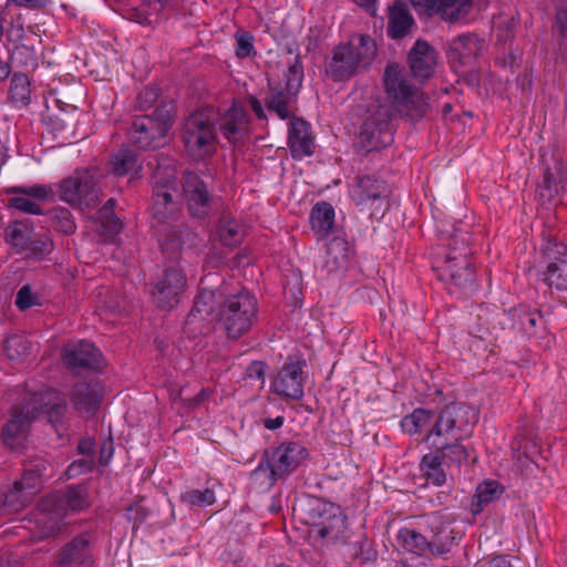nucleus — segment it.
<instances>
[{
	"instance_id": "f257e3e1",
	"label": "nucleus",
	"mask_w": 567,
	"mask_h": 567,
	"mask_svg": "<svg viewBox=\"0 0 567 567\" xmlns=\"http://www.w3.org/2000/svg\"><path fill=\"white\" fill-rule=\"evenodd\" d=\"M383 83L391 104H378L368 109V115L360 126L357 145L365 152L380 151L393 142L392 120L399 113L411 121L422 120L429 109L427 97L414 85L408 83L398 64H389Z\"/></svg>"
},
{
	"instance_id": "f03ea898",
	"label": "nucleus",
	"mask_w": 567,
	"mask_h": 567,
	"mask_svg": "<svg viewBox=\"0 0 567 567\" xmlns=\"http://www.w3.org/2000/svg\"><path fill=\"white\" fill-rule=\"evenodd\" d=\"M226 286L216 289L200 288L186 322L193 324L198 315L210 316L215 328L228 340L246 336L257 322L259 305L256 296L247 289L228 293Z\"/></svg>"
},
{
	"instance_id": "7ed1b4c3",
	"label": "nucleus",
	"mask_w": 567,
	"mask_h": 567,
	"mask_svg": "<svg viewBox=\"0 0 567 567\" xmlns=\"http://www.w3.org/2000/svg\"><path fill=\"white\" fill-rule=\"evenodd\" d=\"M473 234L455 228L446 244L430 250L431 269L444 289L457 298H467L478 290L473 250Z\"/></svg>"
},
{
	"instance_id": "20e7f679",
	"label": "nucleus",
	"mask_w": 567,
	"mask_h": 567,
	"mask_svg": "<svg viewBox=\"0 0 567 567\" xmlns=\"http://www.w3.org/2000/svg\"><path fill=\"white\" fill-rule=\"evenodd\" d=\"M377 56V43L369 34L353 33L337 44L324 63V73L333 82H346L370 68Z\"/></svg>"
},
{
	"instance_id": "39448f33",
	"label": "nucleus",
	"mask_w": 567,
	"mask_h": 567,
	"mask_svg": "<svg viewBox=\"0 0 567 567\" xmlns=\"http://www.w3.org/2000/svg\"><path fill=\"white\" fill-rule=\"evenodd\" d=\"M310 457L309 450L299 441H284L276 446L265 449L260 461L251 472V477L267 474V486L286 482Z\"/></svg>"
},
{
	"instance_id": "423d86ee",
	"label": "nucleus",
	"mask_w": 567,
	"mask_h": 567,
	"mask_svg": "<svg viewBox=\"0 0 567 567\" xmlns=\"http://www.w3.org/2000/svg\"><path fill=\"white\" fill-rule=\"evenodd\" d=\"M478 419L480 412L473 405L452 401L436 410L435 421L426 431L423 441L427 442L433 436L453 441L467 440L473 435Z\"/></svg>"
},
{
	"instance_id": "0eeeda50",
	"label": "nucleus",
	"mask_w": 567,
	"mask_h": 567,
	"mask_svg": "<svg viewBox=\"0 0 567 567\" xmlns=\"http://www.w3.org/2000/svg\"><path fill=\"white\" fill-rule=\"evenodd\" d=\"M175 104L161 100L153 113L135 116L131 126V141L140 150H157L164 145V137L174 122Z\"/></svg>"
},
{
	"instance_id": "6e6552de",
	"label": "nucleus",
	"mask_w": 567,
	"mask_h": 567,
	"mask_svg": "<svg viewBox=\"0 0 567 567\" xmlns=\"http://www.w3.org/2000/svg\"><path fill=\"white\" fill-rule=\"evenodd\" d=\"M216 121L204 110L192 112L184 121L181 140L189 158L200 162L216 152Z\"/></svg>"
},
{
	"instance_id": "1a4fd4ad",
	"label": "nucleus",
	"mask_w": 567,
	"mask_h": 567,
	"mask_svg": "<svg viewBox=\"0 0 567 567\" xmlns=\"http://www.w3.org/2000/svg\"><path fill=\"white\" fill-rule=\"evenodd\" d=\"M60 199L72 207H94L102 194L97 167L76 168L73 175L59 183Z\"/></svg>"
},
{
	"instance_id": "9d476101",
	"label": "nucleus",
	"mask_w": 567,
	"mask_h": 567,
	"mask_svg": "<svg viewBox=\"0 0 567 567\" xmlns=\"http://www.w3.org/2000/svg\"><path fill=\"white\" fill-rule=\"evenodd\" d=\"M307 365L305 355L297 350L288 354L282 367L270 383V391L280 398L300 401L303 398V368Z\"/></svg>"
},
{
	"instance_id": "9b49d317",
	"label": "nucleus",
	"mask_w": 567,
	"mask_h": 567,
	"mask_svg": "<svg viewBox=\"0 0 567 567\" xmlns=\"http://www.w3.org/2000/svg\"><path fill=\"white\" fill-rule=\"evenodd\" d=\"M499 323L503 329H509L528 339L545 338L549 334L543 312L525 303L504 310L503 320Z\"/></svg>"
},
{
	"instance_id": "f8f14e48",
	"label": "nucleus",
	"mask_w": 567,
	"mask_h": 567,
	"mask_svg": "<svg viewBox=\"0 0 567 567\" xmlns=\"http://www.w3.org/2000/svg\"><path fill=\"white\" fill-rule=\"evenodd\" d=\"M567 182V166L558 157L543 161L542 176L536 184L535 197L543 205H553L559 200Z\"/></svg>"
},
{
	"instance_id": "ddd939ff",
	"label": "nucleus",
	"mask_w": 567,
	"mask_h": 567,
	"mask_svg": "<svg viewBox=\"0 0 567 567\" xmlns=\"http://www.w3.org/2000/svg\"><path fill=\"white\" fill-rule=\"evenodd\" d=\"M37 420V411L29 408H12L9 419L3 423L0 431V439L6 450L20 452L25 445L24 441L30 425Z\"/></svg>"
},
{
	"instance_id": "4468645a",
	"label": "nucleus",
	"mask_w": 567,
	"mask_h": 567,
	"mask_svg": "<svg viewBox=\"0 0 567 567\" xmlns=\"http://www.w3.org/2000/svg\"><path fill=\"white\" fill-rule=\"evenodd\" d=\"M219 132L231 145L236 146L245 142L251 125V117L244 103L234 97L229 107L220 115Z\"/></svg>"
},
{
	"instance_id": "2eb2a0df",
	"label": "nucleus",
	"mask_w": 567,
	"mask_h": 567,
	"mask_svg": "<svg viewBox=\"0 0 567 567\" xmlns=\"http://www.w3.org/2000/svg\"><path fill=\"white\" fill-rule=\"evenodd\" d=\"M183 196L189 213L197 218L208 216L213 194L198 173L185 171L182 179Z\"/></svg>"
},
{
	"instance_id": "dca6fc26",
	"label": "nucleus",
	"mask_w": 567,
	"mask_h": 567,
	"mask_svg": "<svg viewBox=\"0 0 567 567\" xmlns=\"http://www.w3.org/2000/svg\"><path fill=\"white\" fill-rule=\"evenodd\" d=\"M31 410L37 411V419L40 414H43L60 439L68 433V401L62 392L56 390L47 391L41 395L39 406H33Z\"/></svg>"
},
{
	"instance_id": "f3484780",
	"label": "nucleus",
	"mask_w": 567,
	"mask_h": 567,
	"mask_svg": "<svg viewBox=\"0 0 567 567\" xmlns=\"http://www.w3.org/2000/svg\"><path fill=\"white\" fill-rule=\"evenodd\" d=\"M64 363L75 373L82 371L101 372L106 361L101 350L89 341H80L63 353Z\"/></svg>"
},
{
	"instance_id": "a211bd4d",
	"label": "nucleus",
	"mask_w": 567,
	"mask_h": 567,
	"mask_svg": "<svg viewBox=\"0 0 567 567\" xmlns=\"http://www.w3.org/2000/svg\"><path fill=\"white\" fill-rule=\"evenodd\" d=\"M349 192L355 206H367L388 198L390 186L386 181L374 173L358 174L353 177Z\"/></svg>"
},
{
	"instance_id": "6ab92c4d",
	"label": "nucleus",
	"mask_w": 567,
	"mask_h": 567,
	"mask_svg": "<svg viewBox=\"0 0 567 567\" xmlns=\"http://www.w3.org/2000/svg\"><path fill=\"white\" fill-rule=\"evenodd\" d=\"M449 516L440 511L424 516L425 532L430 534V542L434 547V557L443 556L452 550L455 533Z\"/></svg>"
},
{
	"instance_id": "aec40b11",
	"label": "nucleus",
	"mask_w": 567,
	"mask_h": 567,
	"mask_svg": "<svg viewBox=\"0 0 567 567\" xmlns=\"http://www.w3.org/2000/svg\"><path fill=\"white\" fill-rule=\"evenodd\" d=\"M186 285V276L181 269L166 268L153 291L157 298V307L163 310L174 308L179 302V297L185 291Z\"/></svg>"
},
{
	"instance_id": "412c9836",
	"label": "nucleus",
	"mask_w": 567,
	"mask_h": 567,
	"mask_svg": "<svg viewBox=\"0 0 567 567\" xmlns=\"http://www.w3.org/2000/svg\"><path fill=\"white\" fill-rule=\"evenodd\" d=\"M406 60L413 79L424 82L434 74L437 52L426 40L420 38L410 49Z\"/></svg>"
},
{
	"instance_id": "4be33fe9",
	"label": "nucleus",
	"mask_w": 567,
	"mask_h": 567,
	"mask_svg": "<svg viewBox=\"0 0 567 567\" xmlns=\"http://www.w3.org/2000/svg\"><path fill=\"white\" fill-rule=\"evenodd\" d=\"M287 145L295 161H300L315 154L316 144L311 125L303 117L297 116L289 121Z\"/></svg>"
},
{
	"instance_id": "5701e85b",
	"label": "nucleus",
	"mask_w": 567,
	"mask_h": 567,
	"mask_svg": "<svg viewBox=\"0 0 567 567\" xmlns=\"http://www.w3.org/2000/svg\"><path fill=\"white\" fill-rule=\"evenodd\" d=\"M285 84L267 79L266 100H292L298 101V95L303 81V64L296 62L284 74Z\"/></svg>"
},
{
	"instance_id": "b1692460",
	"label": "nucleus",
	"mask_w": 567,
	"mask_h": 567,
	"mask_svg": "<svg viewBox=\"0 0 567 567\" xmlns=\"http://www.w3.org/2000/svg\"><path fill=\"white\" fill-rule=\"evenodd\" d=\"M94 561L86 534H79L64 544L55 557V567H90Z\"/></svg>"
},
{
	"instance_id": "393cba45",
	"label": "nucleus",
	"mask_w": 567,
	"mask_h": 567,
	"mask_svg": "<svg viewBox=\"0 0 567 567\" xmlns=\"http://www.w3.org/2000/svg\"><path fill=\"white\" fill-rule=\"evenodd\" d=\"M104 384L101 381H80L71 390V401L78 411L95 414L104 400Z\"/></svg>"
},
{
	"instance_id": "a878e982",
	"label": "nucleus",
	"mask_w": 567,
	"mask_h": 567,
	"mask_svg": "<svg viewBox=\"0 0 567 567\" xmlns=\"http://www.w3.org/2000/svg\"><path fill=\"white\" fill-rule=\"evenodd\" d=\"M11 35H16L17 40H28L22 24L12 25ZM10 60L14 72L33 73L39 66V54L33 44L20 42L14 45Z\"/></svg>"
},
{
	"instance_id": "bb28decb",
	"label": "nucleus",
	"mask_w": 567,
	"mask_h": 567,
	"mask_svg": "<svg viewBox=\"0 0 567 567\" xmlns=\"http://www.w3.org/2000/svg\"><path fill=\"white\" fill-rule=\"evenodd\" d=\"M481 54L477 37L462 34L453 39L447 51V59L454 69L473 66Z\"/></svg>"
},
{
	"instance_id": "cd10ccee",
	"label": "nucleus",
	"mask_w": 567,
	"mask_h": 567,
	"mask_svg": "<svg viewBox=\"0 0 567 567\" xmlns=\"http://www.w3.org/2000/svg\"><path fill=\"white\" fill-rule=\"evenodd\" d=\"M162 228L158 229L159 246L168 259L175 261L179 258L186 240L195 237L186 225H171L168 221L161 224Z\"/></svg>"
},
{
	"instance_id": "c85d7f7f",
	"label": "nucleus",
	"mask_w": 567,
	"mask_h": 567,
	"mask_svg": "<svg viewBox=\"0 0 567 567\" xmlns=\"http://www.w3.org/2000/svg\"><path fill=\"white\" fill-rule=\"evenodd\" d=\"M348 517L341 506L332 504L329 506L322 523L318 526V537L321 539L331 538L336 543L348 544L350 536L347 534Z\"/></svg>"
},
{
	"instance_id": "c756f323",
	"label": "nucleus",
	"mask_w": 567,
	"mask_h": 567,
	"mask_svg": "<svg viewBox=\"0 0 567 567\" xmlns=\"http://www.w3.org/2000/svg\"><path fill=\"white\" fill-rule=\"evenodd\" d=\"M415 20L403 0H394L388 9L386 34L392 40H401L409 35Z\"/></svg>"
},
{
	"instance_id": "7c9ffc66",
	"label": "nucleus",
	"mask_w": 567,
	"mask_h": 567,
	"mask_svg": "<svg viewBox=\"0 0 567 567\" xmlns=\"http://www.w3.org/2000/svg\"><path fill=\"white\" fill-rule=\"evenodd\" d=\"M416 3L424 7L430 14H440L442 19L451 22L466 16L472 7L471 0H416Z\"/></svg>"
},
{
	"instance_id": "2f4dec72",
	"label": "nucleus",
	"mask_w": 567,
	"mask_h": 567,
	"mask_svg": "<svg viewBox=\"0 0 567 567\" xmlns=\"http://www.w3.org/2000/svg\"><path fill=\"white\" fill-rule=\"evenodd\" d=\"M396 542L404 551L416 557L434 556V547L430 539L414 528L401 527L396 534Z\"/></svg>"
},
{
	"instance_id": "473e14b6",
	"label": "nucleus",
	"mask_w": 567,
	"mask_h": 567,
	"mask_svg": "<svg viewBox=\"0 0 567 567\" xmlns=\"http://www.w3.org/2000/svg\"><path fill=\"white\" fill-rule=\"evenodd\" d=\"M332 502H328L321 497L303 494L298 503V507H293V512H299L300 520L305 525L318 527L320 523H322L329 506H332Z\"/></svg>"
},
{
	"instance_id": "72a5a7b5",
	"label": "nucleus",
	"mask_w": 567,
	"mask_h": 567,
	"mask_svg": "<svg viewBox=\"0 0 567 567\" xmlns=\"http://www.w3.org/2000/svg\"><path fill=\"white\" fill-rule=\"evenodd\" d=\"M539 250L546 266L567 265V244L559 241L553 229L545 228L540 233Z\"/></svg>"
},
{
	"instance_id": "f704fd0d",
	"label": "nucleus",
	"mask_w": 567,
	"mask_h": 567,
	"mask_svg": "<svg viewBox=\"0 0 567 567\" xmlns=\"http://www.w3.org/2000/svg\"><path fill=\"white\" fill-rule=\"evenodd\" d=\"M216 235L221 246L236 248L245 239V230L241 224L228 213H221L216 225Z\"/></svg>"
},
{
	"instance_id": "c9c22d12",
	"label": "nucleus",
	"mask_w": 567,
	"mask_h": 567,
	"mask_svg": "<svg viewBox=\"0 0 567 567\" xmlns=\"http://www.w3.org/2000/svg\"><path fill=\"white\" fill-rule=\"evenodd\" d=\"M444 466L446 465L439 457V454L432 451L422 456L419 463L420 475L427 485L441 487L445 485L447 481Z\"/></svg>"
},
{
	"instance_id": "e433bc0d",
	"label": "nucleus",
	"mask_w": 567,
	"mask_h": 567,
	"mask_svg": "<svg viewBox=\"0 0 567 567\" xmlns=\"http://www.w3.org/2000/svg\"><path fill=\"white\" fill-rule=\"evenodd\" d=\"M334 215L333 206L326 200L318 202L311 208L309 220L312 230L319 239L327 238L331 234L334 225Z\"/></svg>"
},
{
	"instance_id": "4c0bfd02",
	"label": "nucleus",
	"mask_w": 567,
	"mask_h": 567,
	"mask_svg": "<svg viewBox=\"0 0 567 567\" xmlns=\"http://www.w3.org/2000/svg\"><path fill=\"white\" fill-rule=\"evenodd\" d=\"M31 502L14 482L0 485V515H11L25 508Z\"/></svg>"
},
{
	"instance_id": "58836bf2",
	"label": "nucleus",
	"mask_w": 567,
	"mask_h": 567,
	"mask_svg": "<svg viewBox=\"0 0 567 567\" xmlns=\"http://www.w3.org/2000/svg\"><path fill=\"white\" fill-rule=\"evenodd\" d=\"M31 97L32 83L30 74L13 72L7 96L9 103L17 109H22L30 105Z\"/></svg>"
},
{
	"instance_id": "ea45409f",
	"label": "nucleus",
	"mask_w": 567,
	"mask_h": 567,
	"mask_svg": "<svg viewBox=\"0 0 567 567\" xmlns=\"http://www.w3.org/2000/svg\"><path fill=\"white\" fill-rule=\"evenodd\" d=\"M176 190L152 192V217L158 224H165L175 219L179 212L178 203L174 200L173 193Z\"/></svg>"
},
{
	"instance_id": "a19ab883",
	"label": "nucleus",
	"mask_w": 567,
	"mask_h": 567,
	"mask_svg": "<svg viewBox=\"0 0 567 567\" xmlns=\"http://www.w3.org/2000/svg\"><path fill=\"white\" fill-rule=\"evenodd\" d=\"M503 492L504 487L494 480H487L478 484L474 495L471 497V514L473 516L480 515L489 503L498 499Z\"/></svg>"
},
{
	"instance_id": "79ce46f5",
	"label": "nucleus",
	"mask_w": 567,
	"mask_h": 567,
	"mask_svg": "<svg viewBox=\"0 0 567 567\" xmlns=\"http://www.w3.org/2000/svg\"><path fill=\"white\" fill-rule=\"evenodd\" d=\"M110 163L112 173L117 177L132 174L133 177H141L142 164L138 162V155L130 148H120L111 155Z\"/></svg>"
},
{
	"instance_id": "37998d69",
	"label": "nucleus",
	"mask_w": 567,
	"mask_h": 567,
	"mask_svg": "<svg viewBox=\"0 0 567 567\" xmlns=\"http://www.w3.org/2000/svg\"><path fill=\"white\" fill-rule=\"evenodd\" d=\"M436 417V410L424 408H415L411 413L404 415L400 421L403 433L415 435L422 433L425 429H430Z\"/></svg>"
},
{
	"instance_id": "c03bdc74",
	"label": "nucleus",
	"mask_w": 567,
	"mask_h": 567,
	"mask_svg": "<svg viewBox=\"0 0 567 567\" xmlns=\"http://www.w3.org/2000/svg\"><path fill=\"white\" fill-rule=\"evenodd\" d=\"M34 230V225L30 219L12 220L4 228V241L10 245L18 254H23V246L30 239Z\"/></svg>"
},
{
	"instance_id": "a18cd8bd",
	"label": "nucleus",
	"mask_w": 567,
	"mask_h": 567,
	"mask_svg": "<svg viewBox=\"0 0 567 567\" xmlns=\"http://www.w3.org/2000/svg\"><path fill=\"white\" fill-rule=\"evenodd\" d=\"M150 185L152 192L177 190L179 182L176 166L162 165L158 163L151 175Z\"/></svg>"
},
{
	"instance_id": "49530a36",
	"label": "nucleus",
	"mask_w": 567,
	"mask_h": 567,
	"mask_svg": "<svg viewBox=\"0 0 567 567\" xmlns=\"http://www.w3.org/2000/svg\"><path fill=\"white\" fill-rule=\"evenodd\" d=\"M434 451L447 467L455 466L460 468L470 457V452L467 447L462 444V441L452 440V442L436 446Z\"/></svg>"
},
{
	"instance_id": "de8ad7c7",
	"label": "nucleus",
	"mask_w": 567,
	"mask_h": 567,
	"mask_svg": "<svg viewBox=\"0 0 567 567\" xmlns=\"http://www.w3.org/2000/svg\"><path fill=\"white\" fill-rule=\"evenodd\" d=\"M96 234L103 244H114L124 224L117 215H96Z\"/></svg>"
},
{
	"instance_id": "09e8293b",
	"label": "nucleus",
	"mask_w": 567,
	"mask_h": 567,
	"mask_svg": "<svg viewBox=\"0 0 567 567\" xmlns=\"http://www.w3.org/2000/svg\"><path fill=\"white\" fill-rule=\"evenodd\" d=\"M90 495L85 484L68 485L62 499L65 506L73 512H81L90 506Z\"/></svg>"
},
{
	"instance_id": "8fccbe9b",
	"label": "nucleus",
	"mask_w": 567,
	"mask_h": 567,
	"mask_svg": "<svg viewBox=\"0 0 567 567\" xmlns=\"http://www.w3.org/2000/svg\"><path fill=\"white\" fill-rule=\"evenodd\" d=\"M171 6L154 4L151 1H144L143 4L136 9V17L138 22L143 25H152L168 19L167 10L172 9Z\"/></svg>"
},
{
	"instance_id": "3c124183",
	"label": "nucleus",
	"mask_w": 567,
	"mask_h": 567,
	"mask_svg": "<svg viewBox=\"0 0 567 567\" xmlns=\"http://www.w3.org/2000/svg\"><path fill=\"white\" fill-rule=\"evenodd\" d=\"M47 216L54 229L64 235H72L76 229L73 215L65 207L52 208L48 210Z\"/></svg>"
},
{
	"instance_id": "603ef678",
	"label": "nucleus",
	"mask_w": 567,
	"mask_h": 567,
	"mask_svg": "<svg viewBox=\"0 0 567 567\" xmlns=\"http://www.w3.org/2000/svg\"><path fill=\"white\" fill-rule=\"evenodd\" d=\"M28 259L41 260L47 258L54 249L53 240L47 233L37 234L32 246H23Z\"/></svg>"
},
{
	"instance_id": "864d4df0",
	"label": "nucleus",
	"mask_w": 567,
	"mask_h": 567,
	"mask_svg": "<svg viewBox=\"0 0 567 567\" xmlns=\"http://www.w3.org/2000/svg\"><path fill=\"white\" fill-rule=\"evenodd\" d=\"M542 280L549 289H556L558 291L567 290V265L557 266V264H551V266H546L545 270L542 272Z\"/></svg>"
},
{
	"instance_id": "5fc2aeb1",
	"label": "nucleus",
	"mask_w": 567,
	"mask_h": 567,
	"mask_svg": "<svg viewBox=\"0 0 567 567\" xmlns=\"http://www.w3.org/2000/svg\"><path fill=\"white\" fill-rule=\"evenodd\" d=\"M144 498L145 497L140 496L137 501L131 503L125 508V517L127 522L132 525L133 535H136L137 530L152 514V511L142 504Z\"/></svg>"
},
{
	"instance_id": "6e6d98bb",
	"label": "nucleus",
	"mask_w": 567,
	"mask_h": 567,
	"mask_svg": "<svg viewBox=\"0 0 567 567\" xmlns=\"http://www.w3.org/2000/svg\"><path fill=\"white\" fill-rule=\"evenodd\" d=\"M7 194L24 195L37 200L53 199L55 194L51 186L44 184H33L30 186H11L7 188Z\"/></svg>"
},
{
	"instance_id": "4d7b16f0",
	"label": "nucleus",
	"mask_w": 567,
	"mask_h": 567,
	"mask_svg": "<svg viewBox=\"0 0 567 567\" xmlns=\"http://www.w3.org/2000/svg\"><path fill=\"white\" fill-rule=\"evenodd\" d=\"M328 255L338 267H346L353 254L349 243L341 237H333L328 244Z\"/></svg>"
},
{
	"instance_id": "13d9d810",
	"label": "nucleus",
	"mask_w": 567,
	"mask_h": 567,
	"mask_svg": "<svg viewBox=\"0 0 567 567\" xmlns=\"http://www.w3.org/2000/svg\"><path fill=\"white\" fill-rule=\"evenodd\" d=\"M182 503L190 506L207 507L216 502V494L213 488L196 489L190 488L181 494Z\"/></svg>"
},
{
	"instance_id": "bf43d9fd",
	"label": "nucleus",
	"mask_w": 567,
	"mask_h": 567,
	"mask_svg": "<svg viewBox=\"0 0 567 567\" xmlns=\"http://www.w3.org/2000/svg\"><path fill=\"white\" fill-rule=\"evenodd\" d=\"M42 478V470L38 466L24 467L19 480L14 483L32 498L35 489L40 486Z\"/></svg>"
},
{
	"instance_id": "052dcab7",
	"label": "nucleus",
	"mask_w": 567,
	"mask_h": 567,
	"mask_svg": "<svg viewBox=\"0 0 567 567\" xmlns=\"http://www.w3.org/2000/svg\"><path fill=\"white\" fill-rule=\"evenodd\" d=\"M236 40L235 54L239 59L254 58L257 55L254 42L255 37L249 31L239 29L234 35Z\"/></svg>"
},
{
	"instance_id": "680f3d73",
	"label": "nucleus",
	"mask_w": 567,
	"mask_h": 567,
	"mask_svg": "<svg viewBox=\"0 0 567 567\" xmlns=\"http://www.w3.org/2000/svg\"><path fill=\"white\" fill-rule=\"evenodd\" d=\"M3 350L10 360H18L30 354V342L20 336H12L4 340Z\"/></svg>"
},
{
	"instance_id": "e2e57ef3",
	"label": "nucleus",
	"mask_w": 567,
	"mask_h": 567,
	"mask_svg": "<svg viewBox=\"0 0 567 567\" xmlns=\"http://www.w3.org/2000/svg\"><path fill=\"white\" fill-rule=\"evenodd\" d=\"M71 120V114L64 110H47V112L42 115L43 125L53 133L65 130Z\"/></svg>"
},
{
	"instance_id": "0e129e2a",
	"label": "nucleus",
	"mask_w": 567,
	"mask_h": 567,
	"mask_svg": "<svg viewBox=\"0 0 567 567\" xmlns=\"http://www.w3.org/2000/svg\"><path fill=\"white\" fill-rule=\"evenodd\" d=\"M297 101L292 100H266L265 107L269 112H274L282 121H291L296 118Z\"/></svg>"
},
{
	"instance_id": "69168bd1",
	"label": "nucleus",
	"mask_w": 567,
	"mask_h": 567,
	"mask_svg": "<svg viewBox=\"0 0 567 567\" xmlns=\"http://www.w3.org/2000/svg\"><path fill=\"white\" fill-rule=\"evenodd\" d=\"M162 90L161 87L153 85L146 86L142 90L135 100V110L148 111L159 101Z\"/></svg>"
},
{
	"instance_id": "338daca9",
	"label": "nucleus",
	"mask_w": 567,
	"mask_h": 567,
	"mask_svg": "<svg viewBox=\"0 0 567 567\" xmlns=\"http://www.w3.org/2000/svg\"><path fill=\"white\" fill-rule=\"evenodd\" d=\"M7 206L9 208H13L21 213H25V214H30V215H42L43 214V209L41 208V206L24 195H18V196L10 197L8 199Z\"/></svg>"
},
{
	"instance_id": "774afa93",
	"label": "nucleus",
	"mask_w": 567,
	"mask_h": 567,
	"mask_svg": "<svg viewBox=\"0 0 567 567\" xmlns=\"http://www.w3.org/2000/svg\"><path fill=\"white\" fill-rule=\"evenodd\" d=\"M14 305L20 311H25L34 306H41V301L29 285H23L16 295Z\"/></svg>"
}]
</instances>
